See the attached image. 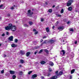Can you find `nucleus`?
I'll return each mask as SVG.
<instances>
[{
    "mask_svg": "<svg viewBox=\"0 0 79 79\" xmlns=\"http://www.w3.org/2000/svg\"><path fill=\"white\" fill-rule=\"evenodd\" d=\"M5 29L7 30L11 29L12 31H15L16 30V27L15 26H13L11 23H10L9 26H8L5 27Z\"/></svg>",
    "mask_w": 79,
    "mask_h": 79,
    "instance_id": "f257e3e1",
    "label": "nucleus"
},
{
    "mask_svg": "<svg viewBox=\"0 0 79 79\" xmlns=\"http://www.w3.org/2000/svg\"><path fill=\"white\" fill-rule=\"evenodd\" d=\"M67 39V35L65 34L64 35L63 37H62L60 38V40H61V43L64 45L67 42L66 41Z\"/></svg>",
    "mask_w": 79,
    "mask_h": 79,
    "instance_id": "f03ea898",
    "label": "nucleus"
},
{
    "mask_svg": "<svg viewBox=\"0 0 79 79\" xmlns=\"http://www.w3.org/2000/svg\"><path fill=\"white\" fill-rule=\"evenodd\" d=\"M73 2V0H69L67 4V6H69L71 5V3Z\"/></svg>",
    "mask_w": 79,
    "mask_h": 79,
    "instance_id": "7ed1b4c3",
    "label": "nucleus"
},
{
    "mask_svg": "<svg viewBox=\"0 0 79 79\" xmlns=\"http://www.w3.org/2000/svg\"><path fill=\"white\" fill-rule=\"evenodd\" d=\"M65 54V51L64 50H62L60 52V55L64 56Z\"/></svg>",
    "mask_w": 79,
    "mask_h": 79,
    "instance_id": "20e7f679",
    "label": "nucleus"
},
{
    "mask_svg": "<svg viewBox=\"0 0 79 79\" xmlns=\"http://www.w3.org/2000/svg\"><path fill=\"white\" fill-rule=\"evenodd\" d=\"M28 14L29 15V16H31V15L33 14V12H31V10H29L28 11Z\"/></svg>",
    "mask_w": 79,
    "mask_h": 79,
    "instance_id": "39448f33",
    "label": "nucleus"
},
{
    "mask_svg": "<svg viewBox=\"0 0 79 79\" xmlns=\"http://www.w3.org/2000/svg\"><path fill=\"white\" fill-rule=\"evenodd\" d=\"M54 42L55 40H49L48 41V42L50 44H53V43H54Z\"/></svg>",
    "mask_w": 79,
    "mask_h": 79,
    "instance_id": "423d86ee",
    "label": "nucleus"
},
{
    "mask_svg": "<svg viewBox=\"0 0 79 79\" xmlns=\"http://www.w3.org/2000/svg\"><path fill=\"white\" fill-rule=\"evenodd\" d=\"M58 29H59V31H63V30L64 29V28L63 27H59Z\"/></svg>",
    "mask_w": 79,
    "mask_h": 79,
    "instance_id": "0eeeda50",
    "label": "nucleus"
},
{
    "mask_svg": "<svg viewBox=\"0 0 79 79\" xmlns=\"http://www.w3.org/2000/svg\"><path fill=\"white\" fill-rule=\"evenodd\" d=\"M5 7L4 6V5L1 4L0 5V9H4Z\"/></svg>",
    "mask_w": 79,
    "mask_h": 79,
    "instance_id": "6e6552de",
    "label": "nucleus"
},
{
    "mask_svg": "<svg viewBox=\"0 0 79 79\" xmlns=\"http://www.w3.org/2000/svg\"><path fill=\"white\" fill-rule=\"evenodd\" d=\"M9 39L10 41H13V36H11L9 38Z\"/></svg>",
    "mask_w": 79,
    "mask_h": 79,
    "instance_id": "1a4fd4ad",
    "label": "nucleus"
},
{
    "mask_svg": "<svg viewBox=\"0 0 79 79\" xmlns=\"http://www.w3.org/2000/svg\"><path fill=\"white\" fill-rule=\"evenodd\" d=\"M63 73L62 71H60L59 72V74H57V76H60L63 74Z\"/></svg>",
    "mask_w": 79,
    "mask_h": 79,
    "instance_id": "9d476101",
    "label": "nucleus"
},
{
    "mask_svg": "<svg viewBox=\"0 0 79 79\" xmlns=\"http://www.w3.org/2000/svg\"><path fill=\"white\" fill-rule=\"evenodd\" d=\"M37 74H34L31 77L32 78H35V77H37Z\"/></svg>",
    "mask_w": 79,
    "mask_h": 79,
    "instance_id": "9b49d317",
    "label": "nucleus"
},
{
    "mask_svg": "<svg viewBox=\"0 0 79 79\" xmlns=\"http://www.w3.org/2000/svg\"><path fill=\"white\" fill-rule=\"evenodd\" d=\"M10 74H14L15 73V72L14 71H12L11 70L10 71Z\"/></svg>",
    "mask_w": 79,
    "mask_h": 79,
    "instance_id": "f8f14e48",
    "label": "nucleus"
},
{
    "mask_svg": "<svg viewBox=\"0 0 79 79\" xmlns=\"http://www.w3.org/2000/svg\"><path fill=\"white\" fill-rule=\"evenodd\" d=\"M57 79V76H54L51 78L50 79Z\"/></svg>",
    "mask_w": 79,
    "mask_h": 79,
    "instance_id": "ddd939ff",
    "label": "nucleus"
},
{
    "mask_svg": "<svg viewBox=\"0 0 79 79\" xmlns=\"http://www.w3.org/2000/svg\"><path fill=\"white\" fill-rule=\"evenodd\" d=\"M47 40H44L43 42L41 44V45H43V44H46L47 43Z\"/></svg>",
    "mask_w": 79,
    "mask_h": 79,
    "instance_id": "4468645a",
    "label": "nucleus"
},
{
    "mask_svg": "<svg viewBox=\"0 0 79 79\" xmlns=\"http://www.w3.org/2000/svg\"><path fill=\"white\" fill-rule=\"evenodd\" d=\"M20 53V54H21V55H24V52L23 51H21Z\"/></svg>",
    "mask_w": 79,
    "mask_h": 79,
    "instance_id": "2eb2a0df",
    "label": "nucleus"
},
{
    "mask_svg": "<svg viewBox=\"0 0 79 79\" xmlns=\"http://www.w3.org/2000/svg\"><path fill=\"white\" fill-rule=\"evenodd\" d=\"M45 63H46L45 61H42L41 62V64H44Z\"/></svg>",
    "mask_w": 79,
    "mask_h": 79,
    "instance_id": "dca6fc26",
    "label": "nucleus"
},
{
    "mask_svg": "<svg viewBox=\"0 0 79 79\" xmlns=\"http://www.w3.org/2000/svg\"><path fill=\"white\" fill-rule=\"evenodd\" d=\"M72 8L71 7H69L68 8L69 11H71L72 10Z\"/></svg>",
    "mask_w": 79,
    "mask_h": 79,
    "instance_id": "f3484780",
    "label": "nucleus"
},
{
    "mask_svg": "<svg viewBox=\"0 0 79 79\" xmlns=\"http://www.w3.org/2000/svg\"><path fill=\"white\" fill-rule=\"evenodd\" d=\"M11 46L12 47H16V45L14 44H13L11 45Z\"/></svg>",
    "mask_w": 79,
    "mask_h": 79,
    "instance_id": "a211bd4d",
    "label": "nucleus"
},
{
    "mask_svg": "<svg viewBox=\"0 0 79 79\" xmlns=\"http://www.w3.org/2000/svg\"><path fill=\"white\" fill-rule=\"evenodd\" d=\"M31 54V52H27L26 53V55L27 56H29V55Z\"/></svg>",
    "mask_w": 79,
    "mask_h": 79,
    "instance_id": "6ab92c4d",
    "label": "nucleus"
},
{
    "mask_svg": "<svg viewBox=\"0 0 79 79\" xmlns=\"http://www.w3.org/2000/svg\"><path fill=\"white\" fill-rule=\"evenodd\" d=\"M49 64L50 65H51V66H53V65H54L53 63L51 62L49 63Z\"/></svg>",
    "mask_w": 79,
    "mask_h": 79,
    "instance_id": "aec40b11",
    "label": "nucleus"
},
{
    "mask_svg": "<svg viewBox=\"0 0 79 79\" xmlns=\"http://www.w3.org/2000/svg\"><path fill=\"white\" fill-rule=\"evenodd\" d=\"M74 71H75V69H73L71 71V74H73L74 72Z\"/></svg>",
    "mask_w": 79,
    "mask_h": 79,
    "instance_id": "412c9836",
    "label": "nucleus"
},
{
    "mask_svg": "<svg viewBox=\"0 0 79 79\" xmlns=\"http://www.w3.org/2000/svg\"><path fill=\"white\" fill-rule=\"evenodd\" d=\"M44 51L47 53V54H48V51L47 49H45Z\"/></svg>",
    "mask_w": 79,
    "mask_h": 79,
    "instance_id": "4be33fe9",
    "label": "nucleus"
},
{
    "mask_svg": "<svg viewBox=\"0 0 79 79\" xmlns=\"http://www.w3.org/2000/svg\"><path fill=\"white\" fill-rule=\"evenodd\" d=\"M46 30L48 32H49V29H48V28H46Z\"/></svg>",
    "mask_w": 79,
    "mask_h": 79,
    "instance_id": "5701e85b",
    "label": "nucleus"
},
{
    "mask_svg": "<svg viewBox=\"0 0 79 79\" xmlns=\"http://www.w3.org/2000/svg\"><path fill=\"white\" fill-rule=\"evenodd\" d=\"M70 31H72V32H73L74 31V30L73 28H70L69 29Z\"/></svg>",
    "mask_w": 79,
    "mask_h": 79,
    "instance_id": "b1692460",
    "label": "nucleus"
},
{
    "mask_svg": "<svg viewBox=\"0 0 79 79\" xmlns=\"http://www.w3.org/2000/svg\"><path fill=\"white\" fill-rule=\"evenodd\" d=\"M64 11V10L63 9H62L60 11L61 13H63Z\"/></svg>",
    "mask_w": 79,
    "mask_h": 79,
    "instance_id": "393cba45",
    "label": "nucleus"
},
{
    "mask_svg": "<svg viewBox=\"0 0 79 79\" xmlns=\"http://www.w3.org/2000/svg\"><path fill=\"white\" fill-rule=\"evenodd\" d=\"M29 24L30 25H32V24H33V23L31 22H29Z\"/></svg>",
    "mask_w": 79,
    "mask_h": 79,
    "instance_id": "a878e982",
    "label": "nucleus"
},
{
    "mask_svg": "<svg viewBox=\"0 0 79 79\" xmlns=\"http://www.w3.org/2000/svg\"><path fill=\"white\" fill-rule=\"evenodd\" d=\"M20 61V63H24V60H21Z\"/></svg>",
    "mask_w": 79,
    "mask_h": 79,
    "instance_id": "bb28decb",
    "label": "nucleus"
},
{
    "mask_svg": "<svg viewBox=\"0 0 79 79\" xmlns=\"http://www.w3.org/2000/svg\"><path fill=\"white\" fill-rule=\"evenodd\" d=\"M48 12H49V13H51V12H52V10L51 9H49L48 10Z\"/></svg>",
    "mask_w": 79,
    "mask_h": 79,
    "instance_id": "cd10ccee",
    "label": "nucleus"
},
{
    "mask_svg": "<svg viewBox=\"0 0 79 79\" xmlns=\"http://www.w3.org/2000/svg\"><path fill=\"white\" fill-rule=\"evenodd\" d=\"M16 78V76L15 75H13L12 76V79H15Z\"/></svg>",
    "mask_w": 79,
    "mask_h": 79,
    "instance_id": "c85d7f7f",
    "label": "nucleus"
},
{
    "mask_svg": "<svg viewBox=\"0 0 79 79\" xmlns=\"http://www.w3.org/2000/svg\"><path fill=\"white\" fill-rule=\"evenodd\" d=\"M32 71H30L28 72V74H31V73H32Z\"/></svg>",
    "mask_w": 79,
    "mask_h": 79,
    "instance_id": "c756f323",
    "label": "nucleus"
},
{
    "mask_svg": "<svg viewBox=\"0 0 79 79\" xmlns=\"http://www.w3.org/2000/svg\"><path fill=\"white\" fill-rule=\"evenodd\" d=\"M2 37H4V36H5V33H3L2 35Z\"/></svg>",
    "mask_w": 79,
    "mask_h": 79,
    "instance_id": "7c9ffc66",
    "label": "nucleus"
},
{
    "mask_svg": "<svg viewBox=\"0 0 79 79\" xmlns=\"http://www.w3.org/2000/svg\"><path fill=\"white\" fill-rule=\"evenodd\" d=\"M43 50H44V49H41L40 51V53H42V52H43Z\"/></svg>",
    "mask_w": 79,
    "mask_h": 79,
    "instance_id": "2f4dec72",
    "label": "nucleus"
},
{
    "mask_svg": "<svg viewBox=\"0 0 79 79\" xmlns=\"http://www.w3.org/2000/svg\"><path fill=\"white\" fill-rule=\"evenodd\" d=\"M58 71H56V72H55V73H56V75H57V74H58Z\"/></svg>",
    "mask_w": 79,
    "mask_h": 79,
    "instance_id": "473e14b6",
    "label": "nucleus"
},
{
    "mask_svg": "<svg viewBox=\"0 0 79 79\" xmlns=\"http://www.w3.org/2000/svg\"><path fill=\"white\" fill-rule=\"evenodd\" d=\"M15 43H16L18 42V40L17 39H15Z\"/></svg>",
    "mask_w": 79,
    "mask_h": 79,
    "instance_id": "72a5a7b5",
    "label": "nucleus"
},
{
    "mask_svg": "<svg viewBox=\"0 0 79 79\" xmlns=\"http://www.w3.org/2000/svg\"><path fill=\"white\" fill-rule=\"evenodd\" d=\"M44 19L43 18H41V22H43V21H44Z\"/></svg>",
    "mask_w": 79,
    "mask_h": 79,
    "instance_id": "f704fd0d",
    "label": "nucleus"
},
{
    "mask_svg": "<svg viewBox=\"0 0 79 79\" xmlns=\"http://www.w3.org/2000/svg\"><path fill=\"white\" fill-rule=\"evenodd\" d=\"M49 71L50 72H51V71H52V69H51V68H49Z\"/></svg>",
    "mask_w": 79,
    "mask_h": 79,
    "instance_id": "c9c22d12",
    "label": "nucleus"
},
{
    "mask_svg": "<svg viewBox=\"0 0 79 79\" xmlns=\"http://www.w3.org/2000/svg\"><path fill=\"white\" fill-rule=\"evenodd\" d=\"M6 34L7 35H9V32L7 31L6 32Z\"/></svg>",
    "mask_w": 79,
    "mask_h": 79,
    "instance_id": "e433bc0d",
    "label": "nucleus"
},
{
    "mask_svg": "<svg viewBox=\"0 0 79 79\" xmlns=\"http://www.w3.org/2000/svg\"><path fill=\"white\" fill-rule=\"evenodd\" d=\"M47 38V36H44L43 37V39H46Z\"/></svg>",
    "mask_w": 79,
    "mask_h": 79,
    "instance_id": "4c0bfd02",
    "label": "nucleus"
},
{
    "mask_svg": "<svg viewBox=\"0 0 79 79\" xmlns=\"http://www.w3.org/2000/svg\"><path fill=\"white\" fill-rule=\"evenodd\" d=\"M19 74L20 75L23 74V72H20L19 73Z\"/></svg>",
    "mask_w": 79,
    "mask_h": 79,
    "instance_id": "58836bf2",
    "label": "nucleus"
},
{
    "mask_svg": "<svg viewBox=\"0 0 79 79\" xmlns=\"http://www.w3.org/2000/svg\"><path fill=\"white\" fill-rule=\"evenodd\" d=\"M38 34V32L37 31L36 32H35L34 33V34H35V35H36V34Z\"/></svg>",
    "mask_w": 79,
    "mask_h": 79,
    "instance_id": "ea45409f",
    "label": "nucleus"
},
{
    "mask_svg": "<svg viewBox=\"0 0 79 79\" xmlns=\"http://www.w3.org/2000/svg\"><path fill=\"white\" fill-rule=\"evenodd\" d=\"M1 73L2 74H3V73H4V71L3 70H2V71H1Z\"/></svg>",
    "mask_w": 79,
    "mask_h": 79,
    "instance_id": "a19ab883",
    "label": "nucleus"
},
{
    "mask_svg": "<svg viewBox=\"0 0 79 79\" xmlns=\"http://www.w3.org/2000/svg\"><path fill=\"white\" fill-rule=\"evenodd\" d=\"M58 17H61V15H58Z\"/></svg>",
    "mask_w": 79,
    "mask_h": 79,
    "instance_id": "79ce46f5",
    "label": "nucleus"
},
{
    "mask_svg": "<svg viewBox=\"0 0 79 79\" xmlns=\"http://www.w3.org/2000/svg\"><path fill=\"white\" fill-rule=\"evenodd\" d=\"M7 16H8V17H10V14H8L7 15Z\"/></svg>",
    "mask_w": 79,
    "mask_h": 79,
    "instance_id": "37998d69",
    "label": "nucleus"
},
{
    "mask_svg": "<svg viewBox=\"0 0 79 79\" xmlns=\"http://www.w3.org/2000/svg\"><path fill=\"white\" fill-rule=\"evenodd\" d=\"M10 9H11V10H13V9H14V8L13 7H12L10 8Z\"/></svg>",
    "mask_w": 79,
    "mask_h": 79,
    "instance_id": "c03bdc74",
    "label": "nucleus"
},
{
    "mask_svg": "<svg viewBox=\"0 0 79 79\" xmlns=\"http://www.w3.org/2000/svg\"><path fill=\"white\" fill-rule=\"evenodd\" d=\"M70 79H71L72 78V76H71V75L70 76Z\"/></svg>",
    "mask_w": 79,
    "mask_h": 79,
    "instance_id": "a18cd8bd",
    "label": "nucleus"
},
{
    "mask_svg": "<svg viewBox=\"0 0 79 79\" xmlns=\"http://www.w3.org/2000/svg\"><path fill=\"white\" fill-rule=\"evenodd\" d=\"M50 73H49L48 74V75H47V76H50Z\"/></svg>",
    "mask_w": 79,
    "mask_h": 79,
    "instance_id": "49530a36",
    "label": "nucleus"
},
{
    "mask_svg": "<svg viewBox=\"0 0 79 79\" xmlns=\"http://www.w3.org/2000/svg\"><path fill=\"white\" fill-rule=\"evenodd\" d=\"M43 42V39H41L40 40V42Z\"/></svg>",
    "mask_w": 79,
    "mask_h": 79,
    "instance_id": "de8ad7c7",
    "label": "nucleus"
},
{
    "mask_svg": "<svg viewBox=\"0 0 79 79\" xmlns=\"http://www.w3.org/2000/svg\"><path fill=\"white\" fill-rule=\"evenodd\" d=\"M24 26L27 27V25L26 24H25L24 25Z\"/></svg>",
    "mask_w": 79,
    "mask_h": 79,
    "instance_id": "09e8293b",
    "label": "nucleus"
},
{
    "mask_svg": "<svg viewBox=\"0 0 79 79\" xmlns=\"http://www.w3.org/2000/svg\"><path fill=\"white\" fill-rule=\"evenodd\" d=\"M77 41H76L75 42V44H77Z\"/></svg>",
    "mask_w": 79,
    "mask_h": 79,
    "instance_id": "8fccbe9b",
    "label": "nucleus"
},
{
    "mask_svg": "<svg viewBox=\"0 0 79 79\" xmlns=\"http://www.w3.org/2000/svg\"><path fill=\"white\" fill-rule=\"evenodd\" d=\"M33 31H36V30H35V29H34L33 30Z\"/></svg>",
    "mask_w": 79,
    "mask_h": 79,
    "instance_id": "3c124183",
    "label": "nucleus"
},
{
    "mask_svg": "<svg viewBox=\"0 0 79 79\" xmlns=\"http://www.w3.org/2000/svg\"><path fill=\"white\" fill-rule=\"evenodd\" d=\"M67 23L68 24L69 23H70V22H69V21L68 22H67Z\"/></svg>",
    "mask_w": 79,
    "mask_h": 79,
    "instance_id": "603ef678",
    "label": "nucleus"
},
{
    "mask_svg": "<svg viewBox=\"0 0 79 79\" xmlns=\"http://www.w3.org/2000/svg\"><path fill=\"white\" fill-rule=\"evenodd\" d=\"M41 79H44V77L42 76L41 77Z\"/></svg>",
    "mask_w": 79,
    "mask_h": 79,
    "instance_id": "864d4df0",
    "label": "nucleus"
},
{
    "mask_svg": "<svg viewBox=\"0 0 79 79\" xmlns=\"http://www.w3.org/2000/svg\"><path fill=\"white\" fill-rule=\"evenodd\" d=\"M3 56H4V57H6V55L4 54V55H3Z\"/></svg>",
    "mask_w": 79,
    "mask_h": 79,
    "instance_id": "5fc2aeb1",
    "label": "nucleus"
},
{
    "mask_svg": "<svg viewBox=\"0 0 79 79\" xmlns=\"http://www.w3.org/2000/svg\"><path fill=\"white\" fill-rule=\"evenodd\" d=\"M36 54H37V52H35L34 53V54H35V55H36Z\"/></svg>",
    "mask_w": 79,
    "mask_h": 79,
    "instance_id": "6e6d98bb",
    "label": "nucleus"
},
{
    "mask_svg": "<svg viewBox=\"0 0 79 79\" xmlns=\"http://www.w3.org/2000/svg\"><path fill=\"white\" fill-rule=\"evenodd\" d=\"M58 22L57 21L56 23V24H58Z\"/></svg>",
    "mask_w": 79,
    "mask_h": 79,
    "instance_id": "4d7b16f0",
    "label": "nucleus"
},
{
    "mask_svg": "<svg viewBox=\"0 0 79 79\" xmlns=\"http://www.w3.org/2000/svg\"><path fill=\"white\" fill-rule=\"evenodd\" d=\"M45 4H46V5H48V3H47V2H45Z\"/></svg>",
    "mask_w": 79,
    "mask_h": 79,
    "instance_id": "13d9d810",
    "label": "nucleus"
},
{
    "mask_svg": "<svg viewBox=\"0 0 79 79\" xmlns=\"http://www.w3.org/2000/svg\"><path fill=\"white\" fill-rule=\"evenodd\" d=\"M68 51H69V52H70V49H68Z\"/></svg>",
    "mask_w": 79,
    "mask_h": 79,
    "instance_id": "bf43d9fd",
    "label": "nucleus"
},
{
    "mask_svg": "<svg viewBox=\"0 0 79 79\" xmlns=\"http://www.w3.org/2000/svg\"><path fill=\"white\" fill-rule=\"evenodd\" d=\"M55 27V26H53V27H52V29H54V28Z\"/></svg>",
    "mask_w": 79,
    "mask_h": 79,
    "instance_id": "052dcab7",
    "label": "nucleus"
},
{
    "mask_svg": "<svg viewBox=\"0 0 79 79\" xmlns=\"http://www.w3.org/2000/svg\"><path fill=\"white\" fill-rule=\"evenodd\" d=\"M55 5H54L52 6V8H54V7H55Z\"/></svg>",
    "mask_w": 79,
    "mask_h": 79,
    "instance_id": "680f3d73",
    "label": "nucleus"
},
{
    "mask_svg": "<svg viewBox=\"0 0 79 79\" xmlns=\"http://www.w3.org/2000/svg\"><path fill=\"white\" fill-rule=\"evenodd\" d=\"M37 49V48H36V47H35L34 49Z\"/></svg>",
    "mask_w": 79,
    "mask_h": 79,
    "instance_id": "e2e57ef3",
    "label": "nucleus"
},
{
    "mask_svg": "<svg viewBox=\"0 0 79 79\" xmlns=\"http://www.w3.org/2000/svg\"><path fill=\"white\" fill-rule=\"evenodd\" d=\"M19 67H21V65H19Z\"/></svg>",
    "mask_w": 79,
    "mask_h": 79,
    "instance_id": "0e129e2a",
    "label": "nucleus"
},
{
    "mask_svg": "<svg viewBox=\"0 0 79 79\" xmlns=\"http://www.w3.org/2000/svg\"><path fill=\"white\" fill-rule=\"evenodd\" d=\"M75 11H76V12H77V10H75Z\"/></svg>",
    "mask_w": 79,
    "mask_h": 79,
    "instance_id": "69168bd1",
    "label": "nucleus"
},
{
    "mask_svg": "<svg viewBox=\"0 0 79 79\" xmlns=\"http://www.w3.org/2000/svg\"><path fill=\"white\" fill-rule=\"evenodd\" d=\"M62 66V65H59V66Z\"/></svg>",
    "mask_w": 79,
    "mask_h": 79,
    "instance_id": "338daca9",
    "label": "nucleus"
},
{
    "mask_svg": "<svg viewBox=\"0 0 79 79\" xmlns=\"http://www.w3.org/2000/svg\"><path fill=\"white\" fill-rule=\"evenodd\" d=\"M2 45V44H0V46H1Z\"/></svg>",
    "mask_w": 79,
    "mask_h": 79,
    "instance_id": "774afa93",
    "label": "nucleus"
}]
</instances>
